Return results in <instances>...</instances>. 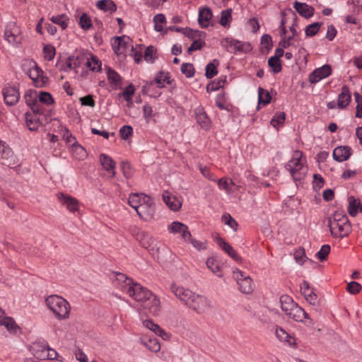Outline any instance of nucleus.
Returning <instances> with one entry per match:
<instances>
[{"instance_id": "60", "label": "nucleus", "mask_w": 362, "mask_h": 362, "mask_svg": "<svg viewBox=\"0 0 362 362\" xmlns=\"http://www.w3.org/2000/svg\"><path fill=\"white\" fill-rule=\"evenodd\" d=\"M80 25L82 29L88 30L92 26L91 20L86 13H83L80 18Z\"/></svg>"}, {"instance_id": "24", "label": "nucleus", "mask_w": 362, "mask_h": 362, "mask_svg": "<svg viewBox=\"0 0 362 362\" xmlns=\"http://www.w3.org/2000/svg\"><path fill=\"white\" fill-rule=\"evenodd\" d=\"M295 10L299 13L300 16L309 18L314 15L315 9L313 6L308 5L305 3H300L296 1L293 3Z\"/></svg>"}, {"instance_id": "5", "label": "nucleus", "mask_w": 362, "mask_h": 362, "mask_svg": "<svg viewBox=\"0 0 362 362\" xmlns=\"http://www.w3.org/2000/svg\"><path fill=\"white\" fill-rule=\"evenodd\" d=\"M4 39L13 47H18L23 42L21 30L15 22H9L4 31Z\"/></svg>"}, {"instance_id": "44", "label": "nucleus", "mask_w": 362, "mask_h": 362, "mask_svg": "<svg viewBox=\"0 0 362 362\" xmlns=\"http://www.w3.org/2000/svg\"><path fill=\"white\" fill-rule=\"evenodd\" d=\"M258 100L259 103L267 105L272 100V96L264 88L259 87L258 88Z\"/></svg>"}, {"instance_id": "54", "label": "nucleus", "mask_w": 362, "mask_h": 362, "mask_svg": "<svg viewBox=\"0 0 362 362\" xmlns=\"http://www.w3.org/2000/svg\"><path fill=\"white\" fill-rule=\"evenodd\" d=\"M354 99L356 105V117L358 118H362V95L356 92L354 93Z\"/></svg>"}, {"instance_id": "64", "label": "nucleus", "mask_w": 362, "mask_h": 362, "mask_svg": "<svg viewBox=\"0 0 362 362\" xmlns=\"http://www.w3.org/2000/svg\"><path fill=\"white\" fill-rule=\"evenodd\" d=\"M107 78L110 83L115 85H117L120 81L119 75L112 69H109L107 71Z\"/></svg>"}, {"instance_id": "32", "label": "nucleus", "mask_w": 362, "mask_h": 362, "mask_svg": "<svg viewBox=\"0 0 362 362\" xmlns=\"http://www.w3.org/2000/svg\"><path fill=\"white\" fill-rule=\"evenodd\" d=\"M141 343L151 351L156 353L160 349V344L156 338L142 339Z\"/></svg>"}, {"instance_id": "19", "label": "nucleus", "mask_w": 362, "mask_h": 362, "mask_svg": "<svg viewBox=\"0 0 362 362\" xmlns=\"http://www.w3.org/2000/svg\"><path fill=\"white\" fill-rule=\"evenodd\" d=\"M144 309L152 315L157 316L160 314L161 310L160 302L156 296L153 294V296L150 300H148V301L144 302Z\"/></svg>"}, {"instance_id": "20", "label": "nucleus", "mask_w": 362, "mask_h": 362, "mask_svg": "<svg viewBox=\"0 0 362 362\" xmlns=\"http://www.w3.org/2000/svg\"><path fill=\"white\" fill-rule=\"evenodd\" d=\"M100 163L104 170L109 173L111 177H114L116 174L115 165L114 160L109 156L102 153L100 155Z\"/></svg>"}, {"instance_id": "35", "label": "nucleus", "mask_w": 362, "mask_h": 362, "mask_svg": "<svg viewBox=\"0 0 362 362\" xmlns=\"http://www.w3.org/2000/svg\"><path fill=\"white\" fill-rule=\"evenodd\" d=\"M143 196H145L144 194H132L129 195L128 203L129 204L134 208L136 211H138V209L140 208V204L143 202Z\"/></svg>"}, {"instance_id": "9", "label": "nucleus", "mask_w": 362, "mask_h": 362, "mask_svg": "<svg viewBox=\"0 0 362 362\" xmlns=\"http://www.w3.org/2000/svg\"><path fill=\"white\" fill-rule=\"evenodd\" d=\"M332 67L329 64H325L321 67L315 69L309 75V82L312 84H315L322 79H324L332 74Z\"/></svg>"}, {"instance_id": "10", "label": "nucleus", "mask_w": 362, "mask_h": 362, "mask_svg": "<svg viewBox=\"0 0 362 362\" xmlns=\"http://www.w3.org/2000/svg\"><path fill=\"white\" fill-rule=\"evenodd\" d=\"M223 45L227 49L228 52H247L250 49V45L244 43L233 38H226L222 42Z\"/></svg>"}, {"instance_id": "63", "label": "nucleus", "mask_w": 362, "mask_h": 362, "mask_svg": "<svg viewBox=\"0 0 362 362\" xmlns=\"http://www.w3.org/2000/svg\"><path fill=\"white\" fill-rule=\"evenodd\" d=\"M325 183L323 177L319 174H315L313 175V188L315 190L321 189Z\"/></svg>"}, {"instance_id": "15", "label": "nucleus", "mask_w": 362, "mask_h": 362, "mask_svg": "<svg viewBox=\"0 0 362 362\" xmlns=\"http://www.w3.org/2000/svg\"><path fill=\"white\" fill-rule=\"evenodd\" d=\"M47 344V343L44 341H37L30 346L29 350L36 359L41 361L45 360Z\"/></svg>"}, {"instance_id": "29", "label": "nucleus", "mask_w": 362, "mask_h": 362, "mask_svg": "<svg viewBox=\"0 0 362 362\" xmlns=\"http://www.w3.org/2000/svg\"><path fill=\"white\" fill-rule=\"evenodd\" d=\"M286 315L297 322H302L303 319L308 317V314L302 308L298 306V304H296V305L291 308V311H289Z\"/></svg>"}, {"instance_id": "13", "label": "nucleus", "mask_w": 362, "mask_h": 362, "mask_svg": "<svg viewBox=\"0 0 362 362\" xmlns=\"http://www.w3.org/2000/svg\"><path fill=\"white\" fill-rule=\"evenodd\" d=\"M170 291L180 301H182L186 305L194 293L189 289L185 288L184 287L180 286L175 284H171Z\"/></svg>"}, {"instance_id": "51", "label": "nucleus", "mask_w": 362, "mask_h": 362, "mask_svg": "<svg viewBox=\"0 0 362 362\" xmlns=\"http://www.w3.org/2000/svg\"><path fill=\"white\" fill-rule=\"evenodd\" d=\"M221 218L224 223L230 227L234 231L238 230V223L230 214H223Z\"/></svg>"}, {"instance_id": "1", "label": "nucleus", "mask_w": 362, "mask_h": 362, "mask_svg": "<svg viewBox=\"0 0 362 362\" xmlns=\"http://www.w3.org/2000/svg\"><path fill=\"white\" fill-rule=\"evenodd\" d=\"M117 281L121 283V289L138 303H144L153 296L151 291L142 286L140 284L134 282L124 274H117Z\"/></svg>"}, {"instance_id": "53", "label": "nucleus", "mask_w": 362, "mask_h": 362, "mask_svg": "<svg viewBox=\"0 0 362 362\" xmlns=\"http://www.w3.org/2000/svg\"><path fill=\"white\" fill-rule=\"evenodd\" d=\"M320 25L321 23L319 22H316L308 25L305 30L306 36H314L319 31Z\"/></svg>"}, {"instance_id": "16", "label": "nucleus", "mask_w": 362, "mask_h": 362, "mask_svg": "<svg viewBox=\"0 0 362 362\" xmlns=\"http://www.w3.org/2000/svg\"><path fill=\"white\" fill-rule=\"evenodd\" d=\"M4 311L1 310V326L6 327L8 333L11 335H16L21 332V328L16 323V320L8 316H4Z\"/></svg>"}, {"instance_id": "55", "label": "nucleus", "mask_w": 362, "mask_h": 362, "mask_svg": "<svg viewBox=\"0 0 362 362\" xmlns=\"http://www.w3.org/2000/svg\"><path fill=\"white\" fill-rule=\"evenodd\" d=\"M37 98H39V102L46 104L51 105L54 103V99L52 95L47 92H40L39 94L37 93Z\"/></svg>"}, {"instance_id": "31", "label": "nucleus", "mask_w": 362, "mask_h": 362, "mask_svg": "<svg viewBox=\"0 0 362 362\" xmlns=\"http://www.w3.org/2000/svg\"><path fill=\"white\" fill-rule=\"evenodd\" d=\"M170 84V74L168 72L159 71L155 78V80L150 82V85H153L154 83L157 84V86L160 88L164 87V83Z\"/></svg>"}, {"instance_id": "58", "label": "nucleus", "mask_w": 362, "mask_h": 362, "mask_svg": "<svg viewBox=\"0 0 362 362\" xmlns=\"http://www.w3.org/2000/svg\"><path fill=\"white\" fill-rule=\"evenodd\" d=\"M45 58L48 61L53 59L55 55V48L51 45H45L43 47Z\"/></svg>"}, {"instance_id": "25", "label": "nucleus", "mask_w": 362, "mask_h": 362, "mask_svg": "<svg viewBox=\"0 0 362 362\" xmlns=\"http://www.w3.org/2000/svg\"><path fill=\"white\" fill-rule=\"evenodd\" d=\"M351 156V148L344 146H339L333 151V158L339 162L346 160Z\"/></svg>"}, {"instance_id": "45", "label": "nucleus", "mask_w": 362, "mask_h": 362, "mask_svg": "<svg viewBox=\"0 0 362 362\" xmlns=\"http://www.w3.org/2000/svg\"><path fill=\"white\" fill-rule=\"evenodd\" d=\"M24 98L26 104L30 107L37 101V92L29 90L25 93Z\"/></svg>"}, {"instance_id": "12", "label": "nucleus", "mask_w": 362, "mask_h": 362, "mask_svg": "<svg viewBox=\"0 0 362 362\" xmlns=\"http://www.w3.org/2000/svg\"><path fill=\"white\" fill-rule=\"evenodd\" d=\"M136 238L139 241L142 247L149 251H153L156 248V240L150 234L144 231H139L136 235Z\"/></svg>"}, {"instance_id": "28", "label": "nucleus", "mask_w": 362, "mask_h": 362, "mask_svg": "<svg viewBox=\"0 0 362 362\" xmlns=\"http://www.w3.org/2000/svg\"><path fill=\"white\" fill-rule=\"evenodd\" d=\"M212 16V11L209 8H202L199 12V23L202 28L208 27Z\"/></svg>"}, {"instance_id": "26", "label": "nucleus", "mask_w": 362, "mask_h": 362, "mask_svg": "<svg viewBox=\"0 0 362 362\" xmlns=\"http://www.w3.org/2000/svg\"><path fill=\"white\" fill-rule=\"evenodd\" d=\"M163 200L173 211H178L182 206L181 201L175 196L170 194L168 192H165L163 194Z\"/></svg>"}, {"instance_id": "50", "label": "nucleus", "mask_w": 362, "mask_h": 362, "mask_svg": "<svg viewBox=\"0 0 362 362\" xmlns=\"http://www.w3.org/2000/svg\"><path fill=\"white\" fill-rule=\"evenodd\" d=\"M181 72L187 78L194 76L195 71L193 64L191 63H183L181 66Z\"/></svg>"}, {"instance_id": "57", "label": "nucleus", "mask_w": 362, "mask_h": 362, "mask_svg": "<svg viewBox=\"0 0 362 362\" xmlns=\"http://www.w3.org/2000/svg\"><path fill=\"white\" fill-rule=\"evenodd\" d=\"M204 45L205 42L202 39L195 40L187 49V53L191 54L192 52L201 49Z\"/></svg>"}, {"instance_id": "39", "label": "nucleus", "mask_w": 362, "mask_h": 362, "mask_svg": "<svg viewBox=\"0 0 362 362\" xmlns=\"http://www.w3.org/2000/svg\"><path fill=\"white\" fill-rule=\"evenodd\" d=\"M184 35L193 41L198 39L201 40L205 36V33L204 32L197 30H192L188 28H185Z\"/></svg>"}, {"instance_id": "7", "label": "nucleus", "mask_w": 362, "mask_h": 362, "mask_svg": "<svg viewBox=\"0 0 362 362\" xmlns=\"http://www.w3.org/2000/svg\"><path fill=\"white\" fill-rule=\"evenodd\" d=\"M155 212V204L150 197L143 196V202L140 204L137 214L143 219L148 221L153 218Z\"/></svg>"}, {"instance_id": "59", "label": "nucleus", "mask_w": 362, "mask_h": 362, "mask_svg": "<svg viewBox=\"0 0 362 362\" xmlns=\"http://www.w3.org/2000/svg\"><path fill=\"white\" fill-rule=\"evenodd\" d=\"M230 185H234V182L230 180V182L226 178H221L218 180V185L220 189L226 190L228 194L232 192V189L229 187Z\"/></svg>"}, {"instance_id": "52", "label": "nucleus", "mask_w": 362, "mask_h": 362, "mask_svg": "<svg viewBox=\"0 0 362 362\" xmlns=\"http://www.w3.org/2000/svg\"><path fill=\"white\" fill-rule=\"evenodd\" d=\"M330 252V246L329 245H324L321 249L317 252L316 257L321 262L327 259L328 255Z\"/></svg>"}, {"instance_id": "43", "label": "nucleus", "mask_w": 362, "mask_h": 362, "mask_svg": "<svg viewBox=\"0 0 362 362\" xmlns=\"http://www.w3.org/2000/svg\"><path fill=\"white\" fill-rule=\"evenodd\" d=\"M50 20L53 23L60 25L62 30H65L67 28L69 18L65 14L52 16Z\"/></svg>"}, {"instance_id": "14", "label": "nucleus", "mask_w": 362, "mask_h": 362, "mask_svg": "<svg viewBox=\"0 0 362 362\" xmlns=\"http://www.w3.org/2000/svg\"><path fill=\"white\" fill-rule=\"evenodd\" d=\"M187 305L189 308L198 313H201L206 308L207 302L206 299L204 296L194 293L192 298L189 300Z\"/></svg>"}, {"instance_id": "21", "label": "nucleus", "mask_w": 362, "mask_h": 362, "mask_svg": "<svg viewBox=\"0 0 362 362\" xmlns=\"http://www.w3.org/2000/svg\"><path fill=\"white\" fill-rule=\"evenodd\" d=\"M143 325L145 327L163 339L165 341L170 339V334L165 332L158 325L155 324L151 320H144Z\"/></svg>"}, {"instance_id": "41", "label": "nucleus", "mask_w": 362, "mask_h": 362, "mask_svg": "<svg viewBox=\"0 0 362 362\" xmlns=\"http://www.w3.org/2000/svg\"><path fill=\"white\" fill-rule=\"evenodd\" d=\"M358 204L359 199H356L354 197H350L349 198L348 212L350 216H356L357 215Z\"/></svg>"}, {"instance_id": "17", "label": "nucleus", "mask_w": 362, "mask_h": 362, "mask_svg": "<svg viewBox=\"0 0 362 362\" xmlns=\"http://www.w3.org/2000/svg\"><path fill=\"white\" fill-rule=\"evenodd\" d=\"M57 197L61 204L64 206L70 212L74 213L78 211V202L75 198L64 193H59L57 194Z\"/></svg>"}, {"instance_id": "33", "label": "nucleus", "mask_w": 362, "mask_h": 362, "mask_svg": "<svg viewBox=\"0 0 362 362\" xmlns=\"http://www.w3.org/2000/svg\"><path fill=\"white\" fill-rule=\"evenodd\" d=\"M280 303L281 309L286 315H287L288 313L291 311V308H293L296 304L288 296H282L280 298Z\"/></svg>"}, {"instance_id": "49", "label": "nucleus", "mask_w": 362, "mask_h": 362, "mask_svg": "<svg viewBox=\"0 0 362 362\" xmlns=\"http://www.w3.org/2000/svg\"><path fill=\"white\" fill-rule=\"evenodd\" d=\"M206 266L207 267L214 273L216 274L218 276H221V274H218L220 271V266L218 263L212 257L208 258L206 260Z\"/></svg>"}, {"instance_id": "6", "label": "nucleus", "mask_w": 362, "mask_h": 362, "mask_svg": "<svg viewBox=\"0 0 362 362\" xmlns=\"http://www.w3.org/2000/svg\"><path fill=\"white\" fill-rule=\"evenodd\" d=\"M233 276L239 286V290L242 293L248 294L253 291L254 284L252 279L249 276L245 275L238 269H235L233 271Z\"/></svg>"}, {"instance_id": "22", "label": "nucleus", "mask_w": 362, "mask_h": 362, "mask_svg": "<svg viewBox=\"0 0 362 362\" xmlns=\"http://www.w3.org/2000/svg\"><path fill=\"white\" fill-rule=\"evenodd\" d=\"M351 100V94L349 88L347 86H343L341 91L338 95L337 107L339 109L346 108Z\"/></svg>"}, {"instance_id": "2", "label": "nucleus", "mask_w": 362, "mask_h": 362, "mask_svg": "<svg viewBox=\"0 0 362 362\" xmlns=\"http://www.w3.org/2000/svg\"><path fill=\"white\" fill-rule=\"evenodd\" d=\"M328 225L334 238H343L348 236L351 231L350 221L345 213L342 211L334 212L329 217Z\"/></svg>"}, {"instance_id": "38", "label": "nucleus", "mask_w": 362, "mask_h": 362, "mask_svg": "<svg viewBox=\"0 0 362 362\" xmlns=\"http://www.w3.org/2000/svg\"><path fill=\"white\" fill-rule=\"evenodd\" d=\"M232 8H227L221 11L219 23L223 27H229L232 21Z\"/></svg>"}, {"instance_id": "37", "label": "nucleus", "mask_w": 362, "mask_h": 362, "mask_svg": "<svg viewBox=\"0 0 362 362\" xmlns=\"http://www.w3.org/2000/svg\"><path fill=\"white\" fill-rule=\"evenodd\" d=\"M219 62L217 59H214L213 62L209 63L206 66L205 76L207 78H212L218 74L217 66Z\"/></svg>"}, {"instance_id": "46", "label": "nucleus", "mask_w": 362, "mask_h": 362, "mask_svg": "<svg viewBox=\"0 0 362 362\" xmlns=\"http://www.w3.org/2000/svg\"><path fill=\"white\" fill-rule=\"evenodd\" d=\"M85 64L92 71H99L101 67V63L95 56H91L90 59L87 58Z\"/></svg>"}, {"instance_id": "48", "label": "nucleus", "mask_w": 362, "mask_h": 362, "mask_svg": "<svg viewBox=\"0 0 362 362\" xmlns=\"http://www.w3.org/2000/svg\"><path fill=\"white\" fill-rule=\"evenodd\" d=\"M73 153L78 160H83L87 157V152L81 145L77 144L72 147Z\"/></svg>"}, {"instance_id": "18", "label": "nucleus", "mask_w": 362, "mask_h": 362, "mask_svg": "<svg viewBox=\"0 0 362 362\" xmlns=\"http://www.w3.org/2000/svg\"><path fill=\"white\" fill-rule=\"evenodd\" d=\"M168 229L171 233H180L184 240L189 239L191 233L188 230V227L179 221H174L168 226Z\"/></svg>"}, {"instance_id": "3", "label": "nucleus", "mask_w": 362, "mask_h": 362, "mask_svg": "<svg viewBox=\"0 0 362 362\" xmlns=\"http://www.w3.org/2000/svg\"><path fill=\"white\" fill-rule=\"evenodd\" d=\"M305 163L306 160L303 157V152L295 151L291 159L286 164L285 168L290 173L295 181H300L304 179L308 171Z\"/></svg>"}, {"instance_id": "23", "label": "nucleus", "mask_w": 362, "mask_h": 362, "mask_svg": "<svg viewBox=\"0 0 362 362\" xmlns=\"http://www.w3.org/2000/svg\"><path fill=\"white\" fill-rule=\"evenodd\" d=\"M3 149L1 150V159L4 160L1 164L6 165L9 168H13L16 164V157L13 151L4 144L2 145Z\"/></svg>"}, {"instance_id": "42", "label": "nucleus", "mask_w": 362, "mask_h": 362, "mask_svg": "<svg viewBox=\"0 0 362 362\" xmlns=\"http://www.w3.org/2000/svg\"><path fill=\"white\" fill-rule=\"evenodd\" d=\"M226 77H221L217 81H212L206 86L207 92L210 93L212 91L217 90L223 87L224 83L226 82Z\"/></svg>"}, {"instance_id": "27", "label": "nucleus", "mask_w": 362, "mask_h": 362, "mask_svg": "<svg viewBox=\"0 0 362 362\" xmlns=\"http://www.w3.org/2000/svg\"><path fill=\"white\" fill-rule=\"evenodd\" d=\"M197 123L202 128L208 129L211 125V121L203 108L198 107L194 111Z\"/></svg>"}, {"instance_id": "11", "label": "nucleus", "mask_w": 362, "mask_h": 362, "mask_svg": "<svg viewBox=\"0 0 362 362\" xmlns=\"http://www.w3.org/2000/svg\"><path fill=\"white\" fill-rule=\"evenodd\" d=\"M2 93L5 103L9 106L15 105L20 98V93L16 86L5 87Z\"/></svg>"}, {"instance_id": "62", "label": "nucleus", "mask_w": 362, "mask_h": 362, "mask_svg": "<svg viewBox=\"0 0 362 362\" xmlns=\"http://www.w3.org/2000/svg\"><path fill=\"white\" fill-rule=\"evenodd\" d=\"M132 133L133 129L129 125H124L119 129L120 136L124 140L128 139L132 135Z\"/></svg>"}, {"instance_id": "56", "label": "nucleus", "mask_w": 362, "mask_h": 362, "mask_svg": "<svg viewBox=\"0 0 362 362\" xmlns=\"http://www.w3.org/2000/svg\"><path fill=\"white\" fill-rule=\"evenodd\" d=\"M153 22H154V29L160 32L163 30V27L161 25H159L158 23H164L166 22L165 17L164 14L159 13L153 17Z\"/></svg>"}, {"instance_id": "47", "label": "nucleus", "mask_w": 362, "mask_h": 362, "mask_svg": "<svg viewBox=\"0 0 362 362\" xmlns=\"http://www.w3.org/2000/svg\"><path fill=\"white\" fill-rule=\"evenodd\" d=\"M268 65L272 69L274 74L279 73L282 69L281 61L277 57H270L268 60Z\"/></svg>"}, {"instance_id": "36", "label": "nucleus", "mask_w": 362, "mask_h": 362, "mask_svg": "<svg viewBox=\"0 0 362 362\" xmlns=\"http://www.w3.org/2000/svg\"><path fill=\"white\" fill-rule=\"evenodd\" d=\"M157 57V49L155 47L150 45L146 48L144 54L145 61L153 64Z\"/></svg>"}, {"instance_id": "40", "label": "nucleus", "mask_w": 362, "mask_h": 362, "mask_svg": "<svg viewBox=\"0 0 362 362\" xmlns=\"http://www.w3.org/2000/svg\"><path fill=\"white\" fill-rule=\"evenodd\" d=\"M25 117L27 126L28 127L30 130L35 131L38 129L40 124V119L38 117H35V115H33L32 114H29L28 112H27L25 114Z\"/></svg>"}, {"instance_id": "4", "label": "nucleus", "mask_w": 362, "mask_h": 362, "mask_svg": "<svg viewBox=\"0 0 362 362\" xmlns=\"http://www.w3.org/2000/svg\"><path fill=\"white\" fill-rule=\"evenodd\" d=\"M46 305L59 320L68 319L71 306L69 302L58 295H50L45 299Z\"/></svg>"}, {"instance_id": "61", "label": "nucleus", "mask_w": 362, "mask_h": 362, "mask_svg": "<svg viewBox=\"0 0 362 362\" xmlns=\"http://www.w3.org/2000/svg\"><path fill=\"white\" fill-rule=\"evenodd\" d=\"M361 285L356 281H351L347 284L346 289L351 294H356L361 290Z\"/></svg>"}, {"instance_id": "8", "label": "nucleus", "mask_w": 362, "mask_h": 362, "mask_svg": "<svg viewBox=\"0 0 362 362\" xmlns=\"http://www.w3.org/2000/svg\"><path fill=\"white\" fill-rule=\"evenodd\" d=\"M33 66L27 71V74L33 80L36 87H43L47 84L48 78L43 76V71L37 66L36 63L33 62Z\"/></svg>"}, {"instance_id": "30", "label": "nucleus", "mask_w": 362, "mask_h": 362, "mask_svg": "<svg viewBox=\"0 0 362 362\" xmlns=\"http://www.w3.org/2000/svg\"><path fill=\"white\" fill-rule=\"evenodd\" d=\"M96 6L105 12L111 13L117 10L116 4L112 0H100L96 3Z\"/></svg>"}, {"instance_id": "34", "label": "nucleus", "mask_w": 362, "mask_h": 362, "mask_svg": "<svg viewBox=\"0 0 362 362\" xmlns=\"http://www.w3.org/2000/svg\"><path fill=\"white\" fill-rule=\"evenodd\" d=\"M84 57L81 56H70L68 57L66 60V68L68 70L76 69L80 66L81 64L83 62Z\"/></svg>"}]
</instances>
